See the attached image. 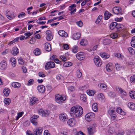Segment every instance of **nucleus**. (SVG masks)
I'll list each match as a JSON object with an SVG mask.
<instances>
[{
	"mask_svg": "<svg viewBox=\"0 0 135 135\" xmlns=\"http://www.w3.org/2000/svg\"><path fill=\"white\" fill-rule=\"evenodd\" d=\"M83 111L81 107L80 106H75L71 107L70 111V115L74 117L80 116L83 114Z\"/></svg>",
	"mask_w": 135,
	"mask_h": 135,
	"instance_id": "1",
	"label": "nucleus"
},
{
	"mask_svg": "<svg viewBox=\"0 0 135 135\" xmlns=\"http://www.w3.org/2000/svg\"><path fill=\"white\" fill-rule=\"evenodd\" d=\"M55 97L56 102L60 104L64 103L66 99V98L65 97L62 96L59 94L56 95Z\"/></svg>",
	"mask_w": 135,
	"mask_h": 135,
	"instance_id": "2",
	"label": "nucleus"
},
{
	"mask_svg": "<svg viewBox=\"0 0 135 135\" xmlns=\"http://www.w3.org/2000/svg\"><path fill=\"white\" fill-rule=\"evenodd\" d=\"M87 129L89 135H92L95 131V125H90L87 127Z\"/></svg>",
	"mask_w": 135,
	"mask_h": 135,
	"instance_id": "3",
	"label": "nucleus"
},
{
	"mask_svg": "<svg viewBox=\"0 0 135 135\" xmlns=\"http://www.w3.org/2000/svg\"><path fill=\"white\" fill-rule=\"evenodd\" d=\"M85 117L86 121L90 122L95 117V115L93 113H89L86 114Z\"/></svg>",
	"mask_w": 135,
	"mask_h": 135,
	"instance_id": "4",
	"label": "nucleus"
},
{
	"mask_svg": "<svg viewBox=\"0 0 135 135\" xmlns=\"http://www.w3.org/2000/svg\"><path fill=\"white\" fill-rule=\"evenodd\" d=\"M6 12V15L9 19H12L15 17V13L13 11L7 10Z\"/></svg>",
	"mask_w": 135,
	"mask_h": 135,
	"instance_id": "5",
	"label": "nucleus"
},
{
	"mask_svg": "<svg viewBox=\"0 0 135 135\" xmlns=\"http://www.w3.org/2000/svg\"><path fill=\"white\" fill-rule=\"evenodd\" d=\"M108 112L109 115L111 116V118L113 120L116 118L117 115L115 114V113L114 109L112 108L109 109L108 110Z\"/></svg>",
	"mask_w": 135,
	"mask_h": 135,
	"instance_id": "6",
	"label": "nucleus"
},
{
	"mask_svg": "<svg viewBox=\"0 0 135 135\" xmlns=\"http://www.w3.org/2000/svg\"><path fill=\"white\" fill-rule=\"evenodd\" d=\"M38 113L40 115L43 117L47 116L50 114V112L47 110H43L40 109L38 111Z\"/></svg>",
	"mask_w": 135,
	"mask_h": 135,
	"instance_id": "7",
	"label": "nucleus"
},
{
	"mask_svg": "<svg viewBox=\"0 0 135 135\" xmlns=\"http://www.w3.org/2000/svg\"><path fill=\"white\" fill-rule=\"evenodd\" d=\"M54 63L52 61H50L47 62L45 66V69L46 70H48L51 68H54L55 66Z\"/></svg>",
	"mask_w": 135,
	"mask_h": 135,
	"instance_id": "8",
	"label": "nucleus"
},
{
	"mask_svg": "<svg viewBox=\"0 0 135 135\" xmlns=\"http://www.w3.org/2000/svg\"><path fill=\"white\" fill-rule=\"evenodd\" d=\"M39 116L37 115H33L31 118V123L33 125L37 126L38 125L37 118Z\"/></svg>",
	"mask_w": 135,
	"mask_h": 135,
	"instance_id": "9",
	"label": "nucleus"
},
{
	"mask_svg": "<svg viewBox=\"0 0 135 135\" xmlns=\"http://www.w3.org/2000/svg\"><path fill=\"white\" fill-rule=\"evenodd\" d=\"M59 119L61 122H64L68 119V117L66 113H62L59 115Z\"/></svg>",
	"mask_w": 135,
	"mask_h": 135,
	"instance_id": "10",
	"label": "nucleus"
},
{
	"mask_svg": "<svg viewBox=\"0 0 135 135\" xmlns=\"http://www.w3.org/2000/svg\"><path fill=\"white\" fill-rule=\"evenodd\" d=\"M94 62L97 66H100L102 65L101 60L98 56H95L94 59Z\"/></svg>",
	"mask_w": 135,
	"mask_h": 135,
	"instance_id": "11",
	"label": "nucleus"
},
{
	"mask_svg": "<svg viewBox=\"0 0 135 135\" xmlns=\"http://www.w3.org/2000/svg\"><path fill=\"white\" fill-rule=\"evenodd\" d=\"M43 131L42 128H35L33 129V134L34 135H41Z\"/></svg>",
	"mask_w": 135,
	"mask_h": 135,
	"instance_id": "12",
	"label": "nucleus"
},
{
	"mask_svg": "<svg viewBox=\"0 0 135 135\" xmlns=\"http://www.w3.org/2000/svg\"><path fill=\"white\" fill-rule=\"evenodd\" d=\"M115 89L117 91H118L121 95L122 97H125L127 95L126 92L121 88L117 86L115 87Z\"/></svg>",
	"mask_w": 135,
	"mask_h": 135,
	"instance_id": "13",
	"label": "nucleus"
},
{
	"mask_svg": "<svg viewBox=\"0 0 135 135\" xmlns=\"http://www.w3.org/2000/svg\"><path fill=\"white\" fill-rule=\"evenodd\" d=\"M46 38L48 41H51L53 38V36L52 33L49 30L47 31L46 32Z\"/></svg>",
	"mask_w": 135,
	"mask_h": 135,
	"instance_id": "14",
	"label": "nucleus"
},
{
	"mask_svg": "<svg viewBox=\"0 0 135 135\" xmlns=\"http://www.w3.org/2000/svg\"><path fill=\"white\" fill-rule=\"evenodd\" d=\"M113 13L115 14H121V9L120 7H115L113 8L112 10Z\"/></svg>",
	"mask_w": 135,
	"mask_h": 135,
	"instance_id": "15",
	"label": "nucleus"
},
{
	"mask_svg": "<svg viewBox=\"0 0 135 135\" xmlns=\"http://www.w3.org/2000/svg\"><path fill=\"white\" fill-rule=\"evenodd\" d=\"M76 56L79 60H83L85 58L84 53L83 52H80L76 55Z\"/></svg>",
	"mask_w": 135,
	"mask_h": 135,
	"instance_id": "16",
	"label": "nucleus"
},
{
	"mask_svg": "<svg viewBox=\"0 0 135 135\" xmlns=\"http://www.w3.org/2000/svg\"><path fill=\"white\" fill-rule=\"evenodd\" d=\"M37 89L38 92L42 93L45 92V88L44 86L42 85H39L37 87Z\"/></svg>",
	"mask_w": 135,
	"mask_h": 135,
	"instance_id": "17",
	"label": "nucleus"
},
{
	"mask_svg": "<svg viewBox=\"0 0 135 135\" xmlns=\"http://www.w3.org/2000/svg\"><path fill=\"white\" fill-rule=\"evenodd\" d=\"M67 124L70 126H74L76 124L75 120L74 119H70L68 120Z\"/></svg>",
	"mask_w": 135,
	"mask_h": 135,
	"instance_id": "18",
	"label": "nucleus"
},
{
	"mask_svg": "<svg viewBox=\"0 0 135 135\" xmlns=\"http://www.w3.org/2000/svg\"><path fill=\"white\" fill-rule=\"evenodd\" d=\"M7 65V63L5 61H2L0 63V69L1 70H5L6 68Z\"/></svg>",
	"mask_w": 135,
	"mask_h": 135,
	"instance_id": "19",
	"label": "nucleus"
},
{
	"mask_svg": "<svg viewBox=\"0 0 135 135\" xmlns=\"http://www.w3.org/2000/svg\"><path fill=\"white\" fill-rule=\"evenodd\" d=\"M106 69L108 71H111L113 69V64L112 63H109L106 65Z\"/></svg>",
	"mask_w": 135,
	"mask_h": 135,
	"instance_id": "20",
	"label": "nucleus"
},
{
	"mask_svg": "<svg viewBox=\"0 0 135 135\" xmlns=\"http://www.w3.org/2000/svg\"><path fill=\"white\" fill-rule=\"evenodd\" d=\"M81 34L79 33H76L72 35L71 38L74 40H77L79 39L80 37Z\"/></svg>",
	"mask_w": 135,
	"mask_h": 135,
	"instance_id": "21",
	"label": "nucleus"
},
{
	"mask_svg": "<svg viewBox=\"0 0 135 135\" xmlns=\"http://www.w3.org/2000/svg\"><path fill=\"white\" fill-rule=\"evenodd\" d=\"M58 33L59 35L61 36L66 37L68 36L67 33L63 30H61L59 31Z\"/></svg>",
	"mask_w": 135,
	"mask_h": 135,
	"instance_id": "22",
	"label": "nucleus"
},
{
	"mask_svg": "<svg viewBox=\"0 0 135 135\" xmlns=\"http://www.w3.org/2000/svg\"><path fill=\"white\" fill-rule=\"evenodd\" d=\"M11 53L13 55H16L19 53V50L16 47H14L12 49Z\"/></svg>",
	"mask_w": 135,
	"mask_h": 135,
	"instance_id": "23",
	"label": "nucleus"
},
{
	"mask_svg": "<svg viewBox=\"0 0 135 135\" xmlns=\"http://www.w3.org/2000/svg\"><path fill=\"white\" fill-rule=\"evenodd\" d=\"M38 101V99L35 97L32 98L30 100V104L32 105L37 103Z\"/></svg>",
	"mask_w": 135,
	"mask_h": 135,
	"instance_id": "24",
	"label": "nucleus"
},
{
	"mask_svg": "<svg viewBox=\"0 0 135 135\" xmlns=\"http://www.w3.org/2000/svg\"><path fill=\"white\" fill-rule=\"evenodd\" d=\"M45 48L47 51H50L51 49V45L49 43L46 42L45 44Z\"/></svg>",
	"mask_w": 135,
	"mask_h": 135,
	"instance_id": "25",
	"label": "nucleus"
},
{
	"mask_svg": "<svg viewBox=\"0 0 135 135\" xmlns=\"http://www.w3.org/2000/svg\"><path fill=\"white\" fill-rule=\"evenodd\" d=\"M103 42L104 45H107L111 42L110 38H105L103 40Z\"/></svg>",
	"mask_w": 135,
	"mask_h": 135,
	"instance_id": "26",
	"label": "nucleus"
},
{
	"mask_svg": "<svg viewBox=\"0 0 135 135\" xmlns=\"http://www.w3.org/2000/svg\"><path fill=\"white\" fill-rule=\"evenodd\" d=\"M116 110L117 112L122 115H124L126 114V113L123 111L120 107L117 108Z\"/></svg>",
	"mask_w": 135,
	"mask_h": 135,
	"instance_id": "27",
	"label": "nucleus"
},
{
	"mask_svg": "<svg viewBox=\"0 0 135 135\" xmlns=\"http://www.w3.org/2000/svg\"><path fill=\"white\" fill-rule=\"evenodd\" d=\"M21 84L17 82H13L12 84V86L14 88H18L21 86Z\"/></svg>",
	"mask_w": 135,
	"mask_h": 135,
	"instance_id": "28",
	"label": "nucleus"
},
{
	"mask_svg": "<svg viewBox=\"0 0 135 135\" xmlns=\"http://www.w3.org/2000/svg\"><path fill=\"white\" fill-rule=\"evenodd\" d=\"M98 98L99 100L102 102H104L105 97L102 93H100L98 95Z\"/></svg>",
	"mask_w": 135,
	"mask_h": 135,
	"instance_id": "29",
	"label": "nucleus"
},
{
	"mask_svg": "<svg viewBox=\"0 0 135 135\" xmlns=\"http://www.w3.org/2000/svg\"><path fill=\"white\" fill-rule=\"evenodd\" d=\"M111 14L108 11H106L104 13V18L105 20H108L111 15Z\"/></svg>",
	"mask_w": 135,
	"mask_h": 135,
	"instance_id": "30",
	"label": "nucleus"
},
{
	"mask_svg": "<svg viewBox=\"0 0 135 135\" xmlns=\"http://www.w3.org/2000/svg\"><path fill=\"white\" fill-rule=\"evenodd\" d=\"M10 61L11 63L12 66L15 67L16 65V61L15 59L13 57L11 58L10 59Z\"/></svg>",
	"mask_w": 135,
	"mask_h": 135,
	"instance_id": "31",
	"label": "nucleus"
},
{
	"mask_svg": "<svg viewBox=\"0 0 135 135\" xmlns=\"http://www.w3.org/2000/svg\"><path fill=\"white\" fill-rule=\"evenodd\" d=\"M128 107L132 109H135V104L133 103L130 102L128 104Z\"/></svg>",
	"mask_w": 135,
	"mask_h": 135,
	"instance_id": "32",
	"label": "nucleus"
},
{
	"mask_svg": "<svg viewBox=\"0 0 135 135\" xmlns=\"http://www.w3.org/2000/svg\"><path fill=\"white\" fill-rule=\"evenodd\" d=\"M92 108L94 111V112H97L98 110L97 104L96 103H94L92 105Z\"/></svg>",
	"mask_w": 135,
	"mask_h": 135,
	"instance_id": "33",
	"label": "nucleus"
},
{
	"mask_svg": "<svg viewBox=\"0 0 135 135\" xmlns=\"http://www.w3.org/2000/svg\"><path fill=\"white\" fill-rule=\"evenodd\" d=\"M9 92V89L6 88L4 89L3 93L7 97L8 96Z\"/></svg>",
	"mask_w": 135,
	"mask_h": 135,
	"instance_id": "34",
	"label": "nucleus"
},
{
	"mask_svg": "<svg viewBox=\"0 0 135 135\" xmlns=\"http://www.w3.org/2000/svg\"><path fill=\"white\" fill-rule=\"evenodd\" d=\"M98 86L100 88L104 90H106L107 89V85L104 83H100L98 84Z\"/></svg>",
	"mask_w": 135,
	"mask_h": 135,
	"instance_id": "35",
	"label": "nucleus"
},
{
	"mask_svg": "<svg viewBox=\"0 0 135 135\" xmlns=\"http://www.w3.org/2000/svg\"><path fill=\"white\" fill-rule=\"evenodd\" d=\"M80 43L82 46H85L88 44V42L86 40L82 39L81 40Z\"/></svg>",
	"mask_w": 135,
	"mask_h": 135,
	"instance_id": "36",
	"label": "nucleus"
},
{
	"mask_svg": "<svg viewBox=\"0 0 135 135\" xmlns=\"http://www.w3.org/2000/svg\"><path fill=\"white\" fill-rule=\"evenodd\" d=\"M100 55L102 57L104 58L108 59L110 57L109 55L104 52L100 53Z\"/></svg>",
	"mask_w": 135,
	"mask_h": 135,
	"instance_id": "37",
	"label": "nucleus"
},
{
	"mask_svg": "<svg viewBox=\"0 0 135 135\" xmlns=\"http://www.w3.org/2000/svg\"><path fill=\"white\" fill-rule=\"evenodd\" d=\"M129 95L130 97L132 99L135 98V91H131L129 92Z\"/></svg>",
	"mask_w": 135,
	"mask_h": 135,
	"instance_id": "38",
	"label": "nucleus"
},
{
	"mask_svg": "<svg viewBox=\"0 0 135 135\" xmlns=\"http://www.w3.org/2000/svg\"><path fill=\"white\" fill-rule=\"evenodd\" d=\"M33 53L36 55L37 56L40 54L41 52L39 49L36 48L34 51Z\"/></svg>",
	"mask_w": 135,
	"mask_h": 135,
	"instance_id": "39",
	"label": "nucleus"
},
{
	"mask_svg": "<svg viewBox=\"0 0 135 135\" xmlns=\"http://www.w3.org/2000/svg\"><path fill=\"white\" fill-rule=\"evenodd\" d=\"M73 64L72 63L70 62H66L64 63L63 64L64 66L66 67H69L72 65Z\"/></svg>",
	"mask_w": 135,
	"mask_h": 135,
	"instance_id": "40",
	"label": "nucleus"
},
{
	"mask_svg": "<svg viewBox=\"0 0 135 135\" xmlns=\"http://www.w3.org/2000/svg\"><path fill=\"white\" fill-rule=\"evenodd\" d=\"M87 94L89 96H92L94 95L95 91H94L92 90H88L87 91Z\"/></svg>",
	"mask_w": 135,
	"mask_h": 135,
	"instance_id": "41",
	"label": "nucleus"
},
{
	"mask_svg": "<svg viewBox=\"0 0 135 135\" xmlns=\"http://www.w3.org/2000/svg\"><path fill=\"white\" fill-rule=\"evenodd\" d=\"M131 44L132 47H135V36H134L132 38Z\"/></svg>",
	"mask_w": 135,
	"mask_h": 135,
	"instance_id": "42",
	"label": "nucleus"
},
{
	"mask_svg": "<svg viewBox=\"0 0 135 135\" xmlns=\"http://www.w3.org/2000/svg\"><path fill=\"white\" fill-rule=\"evenodd\" d=\"M11 102V100L9 98H5L4 100V103L7 105H8Z\"/></svg>",
	"mask_w": 135,
	"mask_h": 135,
	"instance_id": "43",
	"label": "nucleus"
},
{
	"mask_svg": "<svg viewBox=\"0 0 135 135\" xmlns=\"http://www.w3.org/2000/svg\"><path fill=\"white\" fill-rule=\"evenodd\" d=\"M116 22H112L110 25V29L113 30L114 29L115 27L116 28Z\"/></svg>",
	"mask_w": 135,
	"mask_h": 135,
	"instance_id": "44",
	"label": "nucleus"
},
{
	"mask_svg": "<svg viewBox=\"0 0 135 135\" xmlns=\"http://www.w3.org/2000/svg\"><path fill=\"white\" fill-rule=\"evenodd\" d=\"M102 16L101 15H99L98 17V18L95 21V23L96 24H98L99 23L101 19H102Z\"/></svg>",
	"mask_w": 135,
	"mask_h": 135,
	"instance_id": "45",
	"label": "nucleus"
},
{
	"mask_svg": "<svg viewBox=\"0 0 135 135\" xmlns=\"http://www.w3.org/2000/svg\"><path fill=\"white\" fill-rule=\"evenodd\" d=\"M80 99L83 102H85L86 100V95L85 94H81L80 97Z\"/></svg>",
	"mask_w": 135,
	"mask_h": 135,
	"instance_id": "46",
	"label": "nucleus"
},
{
	"mask_svg": "<svg viewBox=\"0 0 135 135\" xmlns=\"http://www.w3.org/2000/svg\"><path fill=\"white\" fill-rule=\"evenodd\" d=\"M115 65L116 69L118 70H120L122 67V66L120 64L118 63H116Z\"/></svg>",
	"mask_w": 135,
	"mask_h": 135,
	"instance_id": "47",
	"label": "nucleus"
},
{
	"mask_svg": "<svg viewBox=\"0 0 135 135\" xmlns=\"http://www.w3.org/2000/svg\"><path fill=\"white\" fill-rule=\"evenodd\" d=\"M23 112H21L18 113L17 114V116L16 117V120H17L20 117H21L23 114Z\"/></svg>",
	"mask_w": 135,
	"mask_h": 135,
	"instance_id": "48",
	"label": "nucleus"
},
{
	"mask_svg": "<svg viewBox=\"0 0 135 135\" xmlns=\"http://www.w3.org/2000/svg\"><path fill=\"white\" fill-rule=\"evenodd\" d=\"M116 28L117 29L120 28L122 29H123L124 28V26L123 25L121 24H118L117 22Z\"/></svg>",
	"mask_w": 135,
	"mask_h": 135,
	"instance_id": "49",
	"label": "nucleus"
},
{
	"mask_svg": "<svg viewBox=\"0 0 135 135\" xmlns=\"http://www.w3.org/2000/svg\"><path fill=\"white\" fill-rule=\"evenodd\" d=\"M68 89L70 92H72L75 90V88L74 86H70L68 87Z\"/></svg>",
	"mask_w": 135,
	"mask_h": 135,
	"instance_id": "50",
	"label": "nucleus"
},
{
	"mask_svg": "<svg viewBox=\"0 0 135 135\" xmlns=\"http://www.w3.org/2000/svg\"><path fill=\"white\" fill-rule=\"evenodd\" d=\"M129 52L132 55H133L135 53V51L133 48L131 47H129L128 48Z\"/></svg>",
	"mask_w": 135,
	"mask_h": 135,
	"instance_id": "51",
	"label": "nucleus"
},
{
	"mask_svg": "<svg viewBox=\"0 0 135 135\" xmlns=\"http://www.w3.org/2000/svg\"><path fill=\"white\" fill-rule=\"evenodd\" d=\"M25 15L26 14L25 13L23 12H22L18 14V17L19 18H21L25 16Z\"/></svg>",
	"mask_w": 135,
	"mask_h": 135,
	"instance_id": "52",
	"label": "nucleus"
},
{
	"mask_svg": "<svg viewBox=\"0 0 135 135\" xmlns=\"http://www.w3.org/2000/svg\"><path fill=\"white\" fill-rule=\"evenodd\" d=\"M118 36V35L117 33H114L111 34L110 35V37L111 38L115 39L117 38Z\"/></svg>",
	"mask_w": 135,
	"mask_h": 135,
	"instance_id": "53",
	"label": "nucleus"
},
{
	"mask_svg": "<svg viewBox=\"0 0 135 135\" xmlns=\"http://www.w3.org/2000/svg\"><path fill=\"white\" fill-rule=\"evenodd\" d=\"M108 95L109 96L112 97H115L116 95L115 93L114 92L112 91L109 92Z\"/></svg>",
	"mask_w": 135,
	"mask_h": 135,
	"instance_id": "54",
	"label": "nucleus"
},
{
	"mask_svg": "<svg viewBox=\"0 0 135 135\" xmlns=\"http://www.w3.org/2000/svg\"><path fill=\"white\" fill-rule=\"evenodd\" d=\"M18 63L19 64L21 65H23L24 64V60L22 59V58H20L18 60Z\"/></svg>",
	"mask_w": 135,
	"mask_h": 135,
	"instance_id": "55",
	"label": "nucleus"
},
{
	"mask_svg": "<svg viewBox=\"0 0 135 135\" xmlns=\"http://www.w3.org/2000/svg\"><path fill=\"white\" fill-rule=\"evenodd\" d=\"M82 76V73L80 70H78L77 71V76L78 78H80Z\"/></svg>",
	"mask_w": 135,
	"mask_h": 135,
	"instance_id": "56",
	"label": "nucleus"
},
{
	"mask_svg": "<svg viewBox=\"0 0 135 135\" xmlns=\"http://www.w3.org/2000/svg\"><path fill=\"white\" fill-rule=\"evenodd\" d=\"M72 51L75 53H76L78 51V47L76 46H74L73 48Z\"/></svg>",
	"mask_w": 135,
	"mask_h": 135,
	"instance_id": "57",
	"label": "nucleus"
},
{
	"mask_svg": "<svg viewBox=\"0 0 135 135\" xmlns=\"http://www.w3.org/2000/svg\"><path fill=\"white\" fill-rule=\"evenodd\" d=\"M76 25L80 27H81L83 25V23L82 21H80L76 22Z\"/></svg>",
	"mask_w": 135,
	"mask_h": 135,
	"instance_id": "58",
	"label": "nucleus"
},
{
	"mask_svg": "<svg viewBox=\"0 0 135 135\" xmlns=\"http://www.w3.org/2000/svg\"><path fill=\"white\" fill-rule=\"evenodd\" d=\"M33 81H34L33 79H30L28 81L27 85L30 86L33 84Z\"/></svg>",
	"mask_w": 135,
	"mask_h": 135,
	"instance_id": "59",
	"label": "nucleus"
},
{
	"mask_svg": "<svg viewBox=\"0 0 135 135\" xmlns=\"http://www.w3.org/2000/svg\"><path fill=\"white\" fill-rule=\"evenodd\" d=\"M114 129L113 127H110L108 129V132L110 133H112L114 132Z\"/></svg>",
	"mask_w": 135,
	"mask_h": 135,
	"instance_id": "60",
	"label": "nucleus"
},
{
	"mask_svg": "<svg viewBox=\"0 0 135 135\" xmlns=\"http://www.w3.org/2000/svg\"><path fill=\"white\" fill-rule=\"evenodd\" d=\"M56 78L58 80H60L62 79L63 77L61 74H59L57 75Z\"/></svg>",
	"mask_w": 135,
	"mask_h": 135,
	"instance_id": "61",
	"label": "nucleus"
},
{
	"mask_svg": "<svg viewBox=\"0 0 135 135\" xmlns=\"http://www.w3.org/2000/svg\"><path fill=\"white\" fill-rule=\"evenodd\" d=\"M38 75L40 77L42 78L45 77L46 76V75L42 72L39 73Z\"/></svg>",
	"mask_w": 135,
	"mask_h": 135,
	"instance_id": "62",
	"label": "nucleus"
},
{
	"mask_svg": "<svg viewBox=\"0 0 135 135\" xmlns=\"http://www.w3.org/2000/svg\"><path fill=\"white\" fill-rule=\"evenodd\" d=\"M54 61L55 63L61 65L62 63H61V61H60L58 59H55L54 60Z\"/></svg>",
	"mask_w": 135,
	"mask_h": 135,
	"instance_id": "63",
	"label": "nucleus"
},
{
	"mask_svg": "<svg viewBox=\"0 0 135 135\" xmlns=\"http://www.w3.org/2000/svg\"><path fill=\"white\" fill-rule=\"evenodd\" d=\"M130 79L132 82H134L135 81V75L131 76L130 77Z\"/></svg>",
	"mask_w": 135,
	"mask_h": 135,
	"instance_id": "64",
	"label": "nucleus"
}]
</instances>
